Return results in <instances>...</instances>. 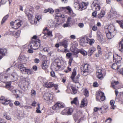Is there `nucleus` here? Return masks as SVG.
I'll return each mask as SVG.
<instances>
[{
  "label": "nucleus",
  "mask_w": 123,
  "mask_h": 123,
  "mask_svg": "<svg viewBox=\"0 0 123 123\" xmlns=\"http://www.w3.org/2000/svg\"><path fill=\"white\" fill-rule=\"evenodd\" d=\"M74 7L76 9L79 11H82L86 9L87 7V5L84 2L82 3H79L77 2H75L74 3Z\"/></svg>",
  "instance_id": "obj_1"
},
{
  "label": "nucleus",
  "mask_w": 123,
  "mask_h": 123,
  "mask_svg": "<svg viewBox=\"0 0 123 123\" xmlns=\"http://www.w3.org/2000/svg\"><path fill=\"white\" fill-rule=\"evenodd\" d=\"M80 68L82 71L81 74L84 76H86L88 75V65L87 64H84L81 65Z\"/></svg>",
  "instance_id": "obj_2"
},
{
  "label": "nucleus",
  "mask_w": 123,
  "mask_h": 123,
  "mask_svg": "<svg viewBox=\"0 0 123 123\" xmlns=\"http://www.w3.org/2000/svg\"><path fill=\"white\" fill-rule=\"evenodd\" d=\"M10 24L12 26V28L16 29L23 24V22L22 21H20L19 20H16L14 22L13 21L11 22Z\"/></svg>",
  "instance_id": "obj_3"
},
{
  "label": "nucleus",
  "mask_w": 123,
  "mask_h": 123,
  "mask_svg": "<svg viewBox=\"0 0 123 123\" xmlns=\"http://www.w3.org/2000/svg\"><path fill=\"white\" fill-rule=\"evenodd\" d=\"M40 45V43L38 41H34L31 42L29 46L30 48L33 50L37 49Z\"/></svg>",
  "instance_id": "obj_4"
},
{
  "label": "nucleus",
  "mask_w": 123,
  "mask_h": 123,
  "mask_svg": "<svg viewBox=\"0 0 123 123\" xmlns=\"http://www.w3.org/2000/svg\"><path fill=\"white\" fill-rule=\"evenodd\" d=\"M0 99L1 101V102L3 105H7L9 104V105L11 107H12L13 106V104L12 103H10V101L7 100L6 98L4 97H1Z\"/></svg>",
  "instance_id": "obj_5"
},
{
  "label": "nucleus",
  "mask_w": 123,
  "mask_h": 123,
  "mask_svg": "<svg viewBox=\"0 0 123 123\" xmlns=\"http://www.w3.org/2000/svg\"><path fill=\"white\" fill-rule=\"evenodd\" d=\"M92 5L93 6L94 8L96 11L100 10V7L99 5V3L97 0H94L92 3Z\"/></svg>",
  "instance_id": "obj_6"
},
{
  "label": "nucleus",
  "mask_w": 123,
  "mask_h": 123,
  "mask_svg": "<svg viewBox=\"0 0 123 123\" xmlns=\"http://www.w3.org/2000/svg\"><path fill=\"white\" fill-rule=\"evenodd\" d=\"M97 36L98 40L101 43H103L105 42V38L101 33L98 32Z\"/></svg>",
  "instance_id": "obj_7"
},
{
  "label": "nucleus",
  "mask_w": 123,
  "mask_h": 123,
  "mask_svg": "<svg viewBox=\"0 0 123 123\" xmlns=\"http://www.w3.org/2000/svg\"><path fill=\"white\" fill-rule=\"evenodd\" d=\"M76 75V68H75L74 69L72 73L71 78L75 83H77L79 82V80L77 79H75V78H74Z\"/></svg>",
  "instance_id": "obj_8"
},
{
  "label": "nucleus",
  "mask_w": 123,
  "mask_h": 123,
  "mask_svg": "<svg viewBox=\"0 0 123 123\" xmlns=\"http://www.w3.org/2000/svg\"><path fill=\"white\" fill-rule=\"evenodd\" d=\"M88 38L87 37H85L81 38L80 41V45L83 46H86L87 43H88Z\"/></svg>",
  "instance_id": "obj_9"
},
{
  "label": "nucleus",
  "mask_w": 123,
  "mask_h": 123,
  "mask_svg": "<svg viewBox=\"0 0 123 123\" xmlns=\"http://www.w3.org/2000/svg\"><path fill=\"white\" fill-rule=\"evenodd\" d=\"M29 83L27 81H24L23 82L20 86V88L23 91H25L28 89V85Z\"/></svg>",
  "instance_id": "obj_10"
},
{
  "label": "nucleus",
  "mask_w": 123,
  "mask_h": 123,
  "mask_svg": "<svg viewBox=\"0 0 123 123\" xmlns=\"http://www.w3.org/2000/svg\"><path fill=\"white\" fill-rule=\"evenodd\" d=\"M44 99L47 101H49L51 99L53 98V95L49 93H46L43 96Z\"/></svg>",
  "instance_id": "obj_11"
},
{
  "label": "nucleus",
  "mask_w": 123,
  "mask_h": 123,
  "mask_svg": "<svg viewBox=\"0 0 123 123\" xmlns=\"http://www.w3.org/2000/svg\"><path fill=\"white\" fill-rule=\"evenodd\" d=\"M66 8L67 10L68 11L69 13H72L73 12L72 11L71 8L69 6H68L66 7H60L59 9H57L55 10V12H59L62 11L63 9Z\"/></svg>",
  "instance_id": "obj_12"
},
{
  "label": "nucleus",
  "mask_w": 123,
  "mask_h": 123,
  "mask_svg": "<svg viewBox=\"0 0 123 123\" xmlns=\"http://www.w3.org/2000/svg\"><path fill=\"white\" fill-rule=\"evenodd\" d=\"M64 107V105L61 104L57 103L53 106L52 108L54 110H57Z\"/></svg>",
  "instance_id": "obj_13"
},
{
  "label": "nucleus",
  "mask_w": 123,
  "mask_h": 123,
  "mask_svg": "<svg viewBox=\"0 0 123 123\" xmlns=\"http://www.w3.org/2000/svg\"><path fill=\"white\" fill-rule=\"evenodd\" d=\"M113 61L114 62H115L116 63H120V61L122 59V58L121 57L119 56L118 55H117L116 56L114 57L113 56Z\"/></svg>",
  "instance_id": "obj_14"
},
{
  "label": "nucleus",
  "mask_w": 123,
  "mask_h": 123,
  "mask_svg": "<svg viewBox=\"0 0 123 123\" xmlns=\"http://www.w3.org/2000/svg\"><path fill=\"white\" fill-rule=\"evenodd\" d=\"M96 51V48L95 47H91L88 50L87 54L89 56H91L93 52Z\"/></svg>",
  "instance_id": "obj_15"
},
{
  "label": "nucleus",
  "mask_w": 123,
  "mask_h": 123,
  "mask_svg": "<svg viewBox=\"0 0 123 123\" xmlns=\"http://www.w3.org/2000/svg\"><path fill=\"white\" fill-rule=\"evenodd\" d=\"M104 95V93L102 92L99 91L96 95V99L97 101H99L102 95Z\"/></svg>",
  "instance_id": "obj_16"
},
{
  "label": "nucleus",
  "mask_w": 123,
  "mask_h": 123,
  "mask_svg": "<svg viewBox=\"0 0 123 123\" xmlns=\"http://www.w3.org/2000/svg\"><path fill=\"white\" fill-rule=\"evenodd\" d=\"M7 50L6 49H0V60L2 58V57L4 56Z\"/></svg>",
  "instance_id": "obj_17"
},
{
  "label": "nucleus",
  "mask_w": 123,
  "mask_h": 123,
  "mask_svg": "<svg viewBox=\"0 0 123 123\" xmlns=\"http://www.w3.org/2000/svg\"><path fill=\"white\" fill-rule=\"evenodd\" d=\"M118 49L121 51H123V39L120 41L119 43Z\"/></svg>",
  "instance_id": "obj_18"
},
{
  "label": "nucleus",
  "mask_w": 123,
  "mask_h": 123,
  "mask_svg": "<svg viewBox=\"0 0 123 123\" xmlns=\"http://www.w3.org/2000/svg\"><path fill=\"white\" fill-rule=\"evenodd\" d=\"M60 44L63 46L65 48H66L68 47V41L66 40H63L60 42Z\"/></svg>",
  "instance_id": "obj_19"
},
{
  "label": "nucleus",
  "mask_w": 123,
  "mask_h": 123,
  "mask_svg": "<svg viewBox=\"0 0 123 123\" xmlns=\"http://www.w3.org/2000/svg\"><path fill=\"white\" fill-rule=\"evenodd\" d=\"M43 31L44 32L45 31H46V33H44L45 35H46V34L47 35L49 36H52V31H49L47 29V27H46L43 30Z\"/></svg>",
  "instance_id": "obj_20"
},
{
  "label": "nucleus",
  "mask_w": 123,
  "mask_h": 123,
  "mask_svg": "<svg viewBox=\"0 0 123 123\" xmlns=\"http://www.w3.org/2000/svg\"><path fill=\"white\" fill-rule=\"evenodd\" d=\"M105 12L104 11H101L100 13L97 15V18H100L103 17L105 15Z\"/></svg>",
  "instance_id": "obj_21"
},
{
  "label": "nucleus",
  "mask_w": 123,
  "mask_h": 123,
  "mask_svg": "<svg viewBox=\"0 0 123 123\" xmlns=\"http://www.w3.org/2000/svg\"><path fill=\"white\" fill-rule=\"evenodd\" d=\"M10 77L12 78V80L13 81L17 80L18 76L14 74H13L10 75Z\"/></svg>",
  "instance_id": "obj_22"
},
{
  "label": "nucleus",
  "mask_w": 123,
  "mask_h": 123,
  "mask_svg": "<svg viewBox=\"0 0 123 123\" xmlns=\"http://www.w3.org/2000/svg\"><path fill=\"white\" fill-rule=\"evenodd\" d=\"M117 63H113L112 66H111V67L114 69H118L119 68V67L120 65H119L118 66L117 64Z\"/></svg>",
  "instance_id": "obj_23"
},
{
  "label": "nucleus",
  "mask_w": 123,
  "mask_h": 123,
  "mask_svg": "<svg viewBox=\"0 0 123 123\" xmlns=\"http://www.w3.org/2000/svg\"><path fill=\"white\" fill-rule=\"evenodd\" d=\"M119 83L118 81H116L115 80H113L111 82V86L114 89H116L115 85L118 84Z\"/></svg>",
  "instance_id": "obj_24"
},
{
  "label": "nucleus",
  "mask_w": 123,
  "mask_h": 123,
  "mask_svg": "<svg viewBox=\"0 0 123 123\" xmlns=\"http://www.w3.org/2000/svg\"><path fill=\"white\" fill-rule=\"evenodd\" d=\"M107 109V107L105 106H103L100 108V109H101V113H104L106 111V110Z\"/></svg>",
  "instance_id": "obj_25"
},
{
  "label": "nucleus",
  "mask_w": 123,
  "mask_h": 123,
  "mask_svg": "<svg viewBox=\"0 0 123 123\" xmlns=\"http://www.w3.org/2000/svg\"><path fill=\"white\" fill-rule=\"evenodd\" d=\"M54 84L52 82L46 83L45 84V86L47 88H50L53 86Z\"/></svg>",
  "instance_id": "obj_26"
},
{
  "label": "nucleus",
  "mask_w": 123,
  "mask_h": 123,
  "mask_svg": "<svg viewBox=\"0 0 123 123\" xmlns=\"http://www.w3.org/2000/svg\"><path fill=\"white\" fill-rule=\"evenodd\" d=\"M42 68L43 69H46L48 67V65H46L45 61H43L42 65Z\"/></svg>",
  "instance_id": "obj_27"
},
{
  "label": "nucleus",
  "mask_w": 123,
  "mask_h": 123,
  "mask_svg": "<svg viewBox=\"0 0 123 123\" xmlns=\"http://www.w3.org/2000/svg\"><path fill=\"white\" fill-rule=\"evenodd\" d=\"M109 32L106 34V36L108 39H111L113 37L111 35V32L109 31Z\"/></svg>",
  "instance_id": "obj_28"
},
{
  "label": "nucleus",
  "mask_w": 123,
  "mask_h": 123,
  "mask_svg": "<svg viewBox=\"0 0 123 123\" xmlns=\"http://www.w3.org/2000/svg\"><path fill=\"white\" fill-rule=\"evenodd\" d=\"M8 17V15H7L3 17L1 22V24L2 25L5 22V21L7 19Z\"/></svg>",
  "instance_id": "obj_29"
},
{
  "label": "nucleus",
  "mask_w": 123,
  "mask_h": 123,
  "mask_svg": "<svg viewBox=\"0 0 123 123\" xmlns=\"http://www.w3.org/2000/svg\"><path fill=\"white\" fill-rule=\"evenodd\" d=\"M115 103V101L114 100H111L110 102V104L111 106V109H114L115 106L114 105V104Z\"/></svg>",
  "instance_id": "obj_30"
},
{
  "label": "nucleus",
  "mask_w": 123,
  "mask_h": 123,
  "mask_svg": "<svg viewBox=\"0 0 123 123\" xmlns=\"http://www.w3.org/2000/svg\"><path fill=\"white\" fill-rule=\"evenodd\" d=\"M88 43H89V44L90 45H91L93 43L95 42V41L94 39H90L88 38Z\"/></svg>",
  "instance_id": "obj_31"
},
{
  "label": "nucleus",
  "mask_w": 123,
  "mask_h": 123,
  "mask_svg": "<svg viewBox=\"0 0 123 123\" xmlns=\"http://www.w3.org/2000/svg\"><path fill=\"white\" fill-rule=\"evenodd\" d=\"M73 111V109L72 108H70L68 110V111L67 112V115H71Z\"/></svg>",
  "instance_id": "obj_32"
},
{
  "label": "nucleus",
  "mask_w": 123,
  "mask_h": 123,
  "mask_svg": "<svg viewBox=\"0 0 123 123\" xmlns=\"http://www.w3.org/2000/svg\"><path fill=\"white\" fill-rule=\"evenodd\" d=\"M117 22L119 23L121 28L123 29V20L117 21Z\"/></svg>",
  "instance_id": "obj_33"
},
{
  "label": "nucleus",
  "mask_w": 123,
  "mask_h": 123,
  "mask_svg": "<svg viewBox=\"0 0 123 123\" xmlns=\"http://www.w3.org/2000/svg\"><path fill=\"white\" fill-rule=\"evenodd\" d=\"M111 16H113V18H115V16L117 15V12L116 11H112L111 10Z\"/></svg>",
  "instance_id": "obj_34"
},
{
  "label": "nucleus",
  "mask_w": 123,
  "mask_h": 123,
  "mask_svg": "<svg viewBox=\"0 0 123 123\" xmlns=\"http://www.w3.org/2000/svg\"><path fill=\"white\" fill-rule=\"evenodd\" d=\"M49 26L50 27H53L55 26V24L53 21H51L49 23Z\"/></svg>",
  "instance_id": "obj_35"
},
{
  "label": "nucleus",
  "mask_w": 123,
  "mask_h": 123,
  "mask_svg": "<svg viewBox=\"0 0 123 123\" xmlns=\"http://www.w3.org/2000/svg\"><path fill=\"white\" fill-rule=\"evenodd\" d=\"M81 105L83 106H86L87 105V104L86 103L85 100V99H83L82 101Z\"/></svg>",
  "instance_id": "obj_36"
},
{
  "label": "nucleus",
  "mask_w": 123,
  "mask_h": 123,
  "mask_svg": "<svg viewBox=\"0 0 123 123\" xmlns=\"http://www.w3.org/2000/svg\"><path fill=\"white\" fill-rule=\"evenodd\" d=\"M96 75H97V77L100 80H102L103 78V74H97Z\"/></svg>",
  "instance_id": "obj_37"
},
{
  "label": "nucleus",
  "mask_w": 123,
  "mask_h": 123,
  "mask_svg": "<svg viewBox=\"0 0 123 123\" xmlns=\"http://www.w3.org/2000/svg\"><path fill=\"white\" fill-rule=\"evenodd\" d=\"M71 88L74 94H75L77 93V91L76 89L75 88L72 86H71Z\"/></svg>",
  "instance_id": "obj_38"
},
{
  "label": "nucleus",
  "mask_w": 123,
  "mask_h": 123,
  "mask_svg": "<svg viewBox=\"0 0 123 123\" xmlns=\"http://www.w3.org/2000/svg\"><path fill=\"white\" fill-rule=\"evenodd\" d=\"M84 94L86 97H88L89 96V93L88 91L85 89L84 91Z\"/></svg>",
  "instance_id": "obj_39"
},
{
  "label": "nucleus",
  "mask_w": 123,
  "mask_h": 123,
  "mask_svg": "<svg viewBox=\"0 0 123 123\" xmlns=\"http://www.w3.org/2000/svg\"><path fill=\"white\" fill-rule=\"evenodd\" d=\"M26 69L25 67L24 68H20V70L24 74H26L25 71Z\"/></svg>",
  "instance_id": "obj_40"
},
{
  "label": "nucleus",
  "mask_w": 123,
  "mask_h": 123,
  "mask_svg": "<svg viewBox=\"0 0 123 123\" xmlns=\"http://www.w3.org/2000/svg\"><path fill=\"white\" fill-rule=\"evenodd\" d=\"M77 98H74V100L71 101V103L72 104H76V102L77 101Z\"/></svg>",
  "instance_id": "obj_41"
},
{
  "label": "nucleus",
  "mask_w": 123,
  "mask_h": 123,
  "mask_svg": "<svg viewBox=\"0 0 123 123\" xmlns=\"http://www.w3.org/2000/svg\"><path fill=\"white\" fill-rule=\"evenodd\" d=\"M48 12L50 13H53L54 12V10H53L51 8H49L48 9Z\"/></svg>",
  "instance_id": "obj_42"
},
{
  "label": "nucleus",
  "mask_w": 123,
  "mask_h": 123,
  "mask_svg": "<svg viewBox=\"0 0 123 123\" xmlns=\"http://www.w3.org/2000/svg\"><path fill=\"white\" fill-rule=\"evenodd\" d=\"M71 21V18L70 17H68V18L67 24H69L70 22Z\"/></svg>",
  "instance_id": "obj_43"
},
{
  "label": "nucleus",
  "mask_w": 123,
  "mask_h": 123,
  "mask_svg": "<svg viewBox=\"0 0 123 123\" xmlns=\"http://www.w3.org/2000/svg\"><path fill=\"white\" fill-rule=\"evenodd\" d=\"M31 93V95L32 96H35L36 94V92L34 90H32Z\"/></svg>",
  "instance_id": "obj_44"
},
{
  "label": "nucleus",
  "mask_w": 123,
  "mask_h": 123,
  "mask_svg": "<svg viewBox=\"0 0 123 123\" xmlns=\"http://www.w3.org/2000/svg\"><path fill=\"white\" fill-rule=\"evenodd\" d=\"M31 71L30 70L28 69H26L25 72L26 73L25 74H31Z\"/></svg>",
  "instance_id": "obj_45"
},
{
  "label": "nucleus",
  "mask_w": 123,
  "mask_h": 123,
  "mask_svg": "<svg viewBox=\"0 0 123 123\" xmlns=\"http://www.w3.org/2000/svg\"><path fill=\"white\" fill-rule=\"evenodd\" d=\"M102 70L101 69H99L97 71V73L96 74H102Z\"/></svg>",
  "instance_id": "obj_46"
},
{
  "label": "nucleus",
  "mask_w": 123,
  "mask_h": 123,
  "mask_svg": "<svg viewBox=\"0 0 123 123\" xmlns=\"http://www.w3.org/2000/svg\"><path fill=\"white\" fill-rule=\"evenodd\" d=\"M78 26L80 28H82L84 27V24L82 23H79L78 24Z\"/></svg>",
  "instance_id": "obj_47"
},
{
  "label": "nucleus",
  "mask_w": 123,
  "mask_h": 123,
  "mask_svg": "<svg viewBox=\"0 0 123 123\" xmlns=\"http://www.w3.org/2000/svg\"><path fill=\"white\" fill-rule=\"evenodd\" d=\"M18 68L20 69V68H24V66L22 64H19L18 65Z\"/></svg>",
  "instance_id": "obj_48"
},
{
  "label": "nucleus",
  "mask_w": 123,
  "mask_h": 123,
  "mask_svg": "<svg viewBox=\"0 0 123 123\" xmlns=\"http://www.w3.org/2000/svg\"><path fill=\"white\" fill-rule=\"evenodd\" d=\"M73 60V58H71L69 59V60L68 62V64L69 66H70L71 65V64L72 62V61Z\"/></svg>",
  "instance_id": "obj_49"
},
{
  "label": "nucleus",
  "mask_w": 123,
  "mask_h": 123,
  "mask_svg": "<svg viewBox=\"0 0 123 123\" xmlns=\"http://www.w3.org/2000/svg\"><path fill=\"white\" fill-rule=\"evenodd\" d=\"M100 109V108L95 107L94 109V111L95 112H97L98 110H101V109Z\"/></svg>",
  "instance_id": "obj_50"
},
{
  "label": "nucleus",
  "mask_w": 123,
  "mask_h": 123,
  "mask_svg": "<svg viewBox=\"0 0 123 123\" xmlns=\"http://www.w3.org/2000/svg\"><path fill=\"white\" fill-rule=\"evenodd\" d=\"M92 29L94 31H96L97 30V27L96 26L94 25L93 26Z\"/></svg>",
  "instance_id": "obj_51"
},
{
  "label": "nucleus",
  "mask_w": 123,
  "mask_h": 123,
  "mask_svg": "<svg viewBox=\"0 0 123 123\" xmlns=\"http://www.w3.org/2000/svg\"><path fill=\"white\" fill-rule=\"evenodd\" d=\"M105 99V97L104 95V94L103 95H102L100 98V99L102 101H104Z\"/></svg>",
  "instance_id": "obj_52"
},
{
  "label": "nucleus",
  "mask_w": 123,
  "mask_h": 123,
  "mask_svg": "<svg viewBox=\"0 0 123 123\" xmlns=\"http://www.w3.org/2000/svg\"><path fill=\"white\" fill-rule=\"evenodd\" d=\"M11 84L9 82L6 84L5 86L6 87H10L11 86Z\"/></svg>",
  "instance_id": "obj_53"
},
{
  "label": "nucleus",
  "mask_w": 123,
  "mask_h": 123,
  "mask_svg": "<svg viewBox=\"0 0 123 123\" xmlns=\"http://www.w3.org/2000/svg\"><path fill=\"white\" fill-rule=\"evenodd\" d=\"M39 61V59L37 58L35 59L34 60V62L35 63H38Z\"/></svg>",
  "instance_id": "obj_54"
},
{
  "label": "nucleus",
  "mask_w": 123,
  "mask_h": 123,
  "mask_svg": "<svg viewBox=\"0 0 123 123\" xmlns=\"http://www.w3.org/2000/svg\"><path fill=\"white\" fill-rule=\"evenodd\" d=\"M72 54L71 53H68L66 54V56L68 57V58H70L72 55Z\"/></svg>",
  "instance_id": "obj_55"
},
{
  "label": "nucleus",
  "mask_w": 123,
  "mask_h": 123,
  "mask_svg": "<svg viewBox=\"0 0 123 123\" xmlns=\"http://www.w3.org/2000/svg\"><path fill=\"white\" fill-rule=\"evenodd\" d=\"M61 23L60 22L59 20H57L56 24H55V26H57L61 24Z\"/></svg>",
  "instance_id": "obj_56"
},
{
  "label": "nucleus",
  "mask_w": 123,
  "mask_h": 123,
  "mask_svg": "<svg viewBox=\"0 0 123 123\" xmlns=\"http://www.w3.org/2000/svg\"><path fill=\"white\" fill-rule=\"evenodd\" d=\"M50 74L51 76L53 77H55V73L54 71H51L50 72Z\"/></svg>",
  "instance_id": "obj_57"
},
{
  "label": "nucleus",
  "mask_w": 123,
  "mask_h": 123,
  "mask_svg": "<svg viewBox=\"0 0 123 123\" xmlns=\"http://www.w3.org/2000/svg\"><path fill=\"white\" fill-rule=\"evenodd\" d=\"M14 104L15 105L17 106L19 105L20 104V103L19 101H16L15 102Z\"/></svg>",
  "instance_id": "obj_58"
},
{
  "label": "nucleus",
  "mask_w": 123,
  "mask_h": 123,
  "mask_svg": "<svg viewBox=\"0 0 123 123\" xmlns=\"http://www.w3.org/2000/svg\"><path fill=\"white\" fill-rule=\"evenodd\" d=\"M56 14H55L56 17H61V14L58 13V12H56Z\"/></svg>",
  "instance_id": "obj_59"
},
{
  "label": "nucleus",
  "mask_w": 123,
  "mask_h": 123,
  "mask_svg": "<svg viewBox=\"0 0 123 123\" xmlns=\"http://www.w3.org/2000/svg\"><path fill=\"white\" fill-rule=\"evenodd\" d=\"M97 12H96L95 11L93 12L92 13V16H94V17H97V16H96Z\"/></svg>",
  "instance_id": "obj_60"
},
{
  "label": "nucleus",
  "mask_w": 123,
  "mask_h": 123,
  "mask_svg": "<svg viewBox=\"0 0 123 123\" xmlns=\"http://www.w3.org/2000/svg\"><path fill=\"white\" fill-rule=\"evenodd\" d=\"M93 86L95 87H97L98 86V84L97 82H95L93 83Z\"/></svg>",
  "instance_id": "obj_61"
},
{
  "label": "nucleus",
  "mask_w": 123,
  "mask_h": 123,
  "mask_svg": "<svg viewBox=\"0 0 123 123\" xmlns=\"http://www.w3.org/2000/svg\"><path fill=\"white\" fill-rule=\"evenodd\" d=\"M37 67L36 66H34L32 67V69L35 71H36L37 69Z\"/></svg>",
  "instance_id": "obj_62"
},
{
  "label": "nucleus",
  "mask_w": 123,
  "mask_h": 123,
  "mask_svg": "<svg viewBox=\"0 0 123 123\" xmlns=\"http://www.w3.org/2000/svg\"><path fill=\"white\" fill-rule=\"evenodd\" d=\"M80 52L83 55H85V51L84 50H80Z\"/></svg>",
  "instance_id": "obj_63"
},
{
  "label": "nucleus",
  "mask_w": 123,
  "mask_h": 123,
  "mask_svg": "<svg viewBox=\"0 0 123 123\" xmlns=\"http://www.w3.org/2000/svg\"><path fill=\"white\" fill-rule=\"evenodd\" d=\"M25 57L24 55H22L20 56V58L22 60L25 59Z\"/></svg>",
  "instance_id": "obj_64"
}]
</instances>
